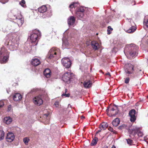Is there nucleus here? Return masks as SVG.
Segmentation results:
<instances>
[{"mask_svg": "<svg viewBox=\"0 0 148 148\" xmlns=\"http://www.w3.org/2000/svg\"><path fill=\"white\" fill-rule=\"evenodd\" d=\"M102 129H99V130L97 131L96 132V134H98L99 132H101V131Z\"/></svg>", "mask_w": 148, "mask_h": 148, "instance_id": "nucleus-43", "label": "nucleus"}, {"mask_svg": "<svg viewBox=\"0 0 148 148\" xmlns=\"http://www.w3.org/2000/svg\"><path fill=\"white\" fill-rule=\"evenodd\" d=\"M36 91V89H33L31 90L30 92V93H33Z\"/></svg>", "mask_w": 148, "mask_h": 148, "instance_id": "nucleus-40", "label": "nucleus"}, {"mask_svg": "<svg viewBox=\"0 0 148 148\" xmlns=\"http://www.w3.org/2000/svg\"><path fill=\"white\" fill-rule=\"evenodd\" d=\"M4 133L1 128H0V140H3L4 138Z\"/></svg>", "mask_w": 148, "mask_h": 148, "instance_id": "nucleus-26", "label": "nucleus"}, {"mask_svg": "<svg viewBox=\"0 0 148 148\" xmlns=\"http://www.w3.org/2000/svg\"><path fill=\"white\" fill-rule=\"evenodd\" d=\"M38 11L42 14V17L43 18H45L46 17V5L42 6L41 7L38 8Z\"/></svg>", "mask_w": 148, "mask_h": 148, "instance_id": "nucleus-11", "label": "nucleus"}, {"mask_svg": "<svg viewBox=\"0 0 148 148\" xmlns=\"http://www.w3.org/2000/svg\"><path fill=\"white\" fill-rule=\"evenodd\" d=\"M111 31H112L113 30V29L110 26H109L108 27V29Z\"/></svg>", "mask_w": 148, "mask_h": 148, "instance_id": "nucleus-44", "label": "nucleus"}, {"mask_svg": "<svg viewBox=\"0 0 148 148\" xmlns=\"http://www.w3.org/2000/svg\"><path fill=\"white\" fill-rule=\"evenodd\" d=\"M136 111L134 109H132L129 111V115L130 117V121L132 122H134L136 119L135 114Z\"/></svg>", "mask_w": 148, "mask_h": 148, "instance_id": "nucleus-10", "label": "nucleus"}, {"mask_svg": "<svg viewBox=\"0 0 148 148\" xmlns=\"http://www.w3.org/2000/svg\"><path fill=\"white\" fill-rule=\"evenodd\" d=\"M108 130L112 132H113V133L116 134V132L115 130H114L113 128L110 127H109L108 128Z\"/></svg>", "mask_w": 148, "mask_h": 148, "instance_id": "nucleus-32", "label": "nucleus"}, {"mask_svg": "<svg viewBox=\"0 0 148 148\" xmlns=\"http://www.w3.org/2000/svg\"><path fill=\"white\" fill-rule=\"evenodd\" d=\"M103 148H108V147L106 146H105L103 147Z\"/></svg>", "mask_w": 148, "mask_h": 148, "instance_id": "nucleus-51", "label": "nucleus"}, {"mask_svg": "<svg viewBox=\"0 0 148 148\" xmlns=\"http://www.w3.org/2000/svg\"><path fill=\"white\" fill-rule=\"evenodd\" d=\"M4 105V103L3 101H0V109L2 108Z\"/></svg>", "mask_w": 148, "mask_h": 148, "instance_id": "nucleus-38", "label": "nucleus"}, {"mask_svg": "<svg viewBox=\"0 0 148 148\" xmlns=\"http://www.w3.org/2000/svg\"><path fill=\"white\" fill-rule=\"evenodd\" d=\"M11 109V106L10 105H9L8 107V111H10Z\"/></svg>", "mask_w": 148, "mask_h": 148, "instance_id": "nucleus-41", "label": "nucleus"}, {"mask_svg": "<svg viewBox=\"0 0 148 148\" xmlns=\"http://www.w3.org/2000/svg\"><path fill=\"white\" fill-rule=\"evenodd\" d=\"M111 148H116L113 145L112 146V147Z\"/></svg>", "mask_w": 148, "mask_h": 148, "instance_id": "nucleus-52", "label": "nucleus"}, {"mask_svg": "<svg viewBox=\"0 0 148 148\" xmlns=\"http://www.w3.org/2000/svg\"><path fill=\"white\" fill-rule=\"evenodd\" d=\"M9 55L7 50L4 48H2L0 51V63H5L8 60Z\"/></svg>", "mask_w": 148, "mask_h": 148, "instance_id": "nucleus-5", "label": "nucleus"}, {"mask_svg": "<svg viewBox=\"0 0 148 148\" xmlns=\"http://www.w3.org/2000/svg\"><path fill=\"white\" fill-rule=\"evenodd\" d=\"M24 143L26 144L27 145L29 141V138L28 137H25L23 138V139Z\"/></svg>", "mask_w": 148, "mask_h": 148, "instance_id": "nucleus-31", "label": "nucleus"}, {"mask_svg": "<svg viewBox=\"0 0 148 148\" xmlns=\"http://www.w3.org/2000/svg\"><path fill=\"white\" fill-rule=\"evenodd\" d=\"M124 69L125 73L126 74L130 75L131 77L134 78L136 76V72L132 64H125Z\"/></svg>", "mask_w": 148, "mask_h": 148, "instance_id": "nucleus-3", "label": "nucleus"}, {"mask_svg": "<svg viewBox=\"0 0 148 148\" xmlns=\"http://www.w3.org/2000/svg\"><path fill=\"white\" fill-rule=\"evenodd\" d=\"M75 19L73 16H71L69 17L67 20L69 26L73 25L75 23Z\"/></svg>", "mask_w": 148, "mask_h": 148, "instance_id": "nucleus-14", "label": "nucleus"}, {"mask_svg": "<svg viewBox=\"0 0 148 148\" xmlns=\"http://www.w3.org/2000/svg\"><path fill=\"white\" fill-rule=\"evenodd\" d=\"M128 26L129 27V29L126 30V32L128 33H132L134 32L136 29V28L135 26V23L132 21H130Z\"/></svg>", "mask_w": 148, "mask_h": 148, "instance_id": "nucleus-7", "label": "nucleus"}, {"mask_svg": "<svg viewBox=\"0 0 148 148\" xmlns=\"http://www.w3.org/2000/svg\"><path fill=\"white\" fill-rule=\"evenodd\" d=\"M144 24L148 28V16L145 17L144 19Z\"/></svg>", "mask_w": 148, "mask_h": 148, "instance_id": "nucleus-29", "label": "nucleus"}, {"mask_svg": "<svg viewBox=\"0 0 148 148\" xmlns=\"http://www.w3.org/2000/svg\"><path fill=\"white\" fill-rule=\"evenodd\" d=\"M46 69H45L44 71V73H43L45 77H46Z\"/></svg>", "mask_w": 148, "mask_h": 148, "instance_id": "nucleus-42", "label": "nucleus"}, {"mask_svg": "<svg viewBox=\"0 0 148 148\" xmlns=\"http://www.w3.org/2000/svg\"><path fill=\"white\" fill-rule=\"evenodd\" d=\"M52 75L51 70L49 68H47V78L50 77Z\"/></svg>", "mask_w": 148, "mask_h": 148, "instance_id": "nucleus-27", "label": "nucleus"}, {"mask_svg": "<svg viewBox=\"0 0 148 148\" xmlns=\"http://www.w3.org/2000/svg\"><path fill=\"white\" fill-rule=\"evenodd\" d=\"M18 25L21 26L24 22V19L23 18H21L19 19H17L16 21Z\"/></svg>", "mask_w": 148, "mask_h": 148, "instance_id": "nucleus-24", "label": "nucleus"}, {"mask_svg": "<svg viewBox=\"0 0 148 148\" xmlns=\"http://www.w3.org/2000/svg\"><path fill=\"white\" fill-rule=\"evenodd\" d=\"M108 34L109 35L111 34V32L110 31V30L109 29H107Z\"/></svg>", "mask_w": 148, "mask_h": 148, "instance_id": "nucleus-46", "label": "nucleus"}, {"mask_svg": "<svg viewBox=\"0 0 148 148\" xmlns=\"http://www.w3.org/2000/svg\"><path fill=\"white\" fill-rule=\"evenodd\" d=\"M76 11L84 13V8L83 7L81 6L77 8Z\"/></svg>", "mask_w": 148, "mask_h": 148, "instance_id": "nucleus-28", "label": "nucleus"}, {"mask_svg": "<svg viewBox=\"0 0 148 148\" xmlns=\"http://www.w3.org/2000/svg\"><path fill=\"white\" fill-rule=\"evenodd\" d=\"M41 34L40 32L38 30L36 29L34 30L29 36L30 42L32 43L37 42L38 39L40 37Z\"/></svg>", "mask_w": 148, "mask_h": 148, "instance_id": "nucleus-4", "label": "nucleus"}, {"mask_svg": "<svg viewBox=\"0 0 148 148\" xmlns=\"http://www.w3.org/2000/svg\"><path fill=\"white\" fill-rule=\"evenodd\" d=\"M131 3L133 4L132 5H135L136 4L135 2L134 1H132L131 2Z\"/></svg>", "mask_w": 148, "mask_h": 148, "instance_id": "nucleus-47", "label": "nucleus"}, {"mask_svg": "<svg viewBox=\"0 0 148 148\" xmlns=\"http://www.w3.org/2000/svg\"><path fill=\"white\" fill-rule=\"evenodd\" d=\"M62 65L66 68H69L71 66V60L69 58H64L61 60Z\"/></svg>", "mask_w": 148, "mask_h": 148, "instance_id": "nucleus-8", "label": "nucleus"}, {"mask_svg": "<svg viewBox=\"0 0 148 148\" xmlns=\"http://www.w3.org/2000/svg\"><path fill=\"white\" fill-rule=\"evenodd\" d=\"M92 85V82L90 80H86L83 83L84 86L86 88H90L91 87Z\"/></svg>", "mask_w": 148, "mask_h": 148, "instance_id": "nucleus-15", "label": "nucleus"}, {"mask_svg": "<svg viewBox=\"0 0 148 148\" xmlns=\"http://www.w3.org/2000/svg\"><path fill=\"white\" fill-rule=\"evenodd\" d=\"M138 135L139 136L142 137L143 136V133L142 132H140L138 133Z\"/></svg>", "mask_w": 148, "mask_h": 148, "instance_id": "nucleus-39", "label": "nucleus"}, {"mask_svg": "<svg viewBox=\"0 0 148 148\" xmlns=\"http://www.w3.org/2000/svg\"><path fill=\"white\" fill-rule=\"evenodd\" d=\"M106 111L108 115L110 116H115L118 113V112H116V110L113 107H110L109 109H107Z\"/></svg>", "mask_w": 148, "mask_h": 148, "instance_id": "nucleus-9", "label": "nucleus"}, {"mask_svg": "<svg viewBox=\"0 0 148 148\" xmlns=\"http://www.w3.org/2000/svg\"><path fill=\"white\" fill-rule=\"evenodd\" d=\"M22 98L21 95L18 93L15 94L13 96V99L15 101H18L21 100Z\"/></svg>", "mask_w": 148, "mask_h": 148, "instance_id": "nucleus-16", "label": "nucleus"}, {"mask_svg": "<svg viewBox=\"0 0 148 148\" xmlns=\"http://www.w3.org/2000/svg\"><path fill=\"white\" fill-rule=\"evenodd\" d=\"M19 4L23 8H25L26 7L25 4V1L24 0H22L19 2Z\"/></svg>", "mask_w": 148, "mask_h": 148, "instance_id": "nucleus-30", "label": "nucleus"}, {"mask_svg": "<svg viewBox=\"0 0 148 148\" xmlns=\"http://www.w3.org/2000/svg\"><path fill=\"white\" fill-rule=\"evenodd\" d=\"M114 106L116 107V109H118L117 106L116 105H114Z\"/></svg>", "mask_w": 148, "mask_h": 148, "instance_id": "nucleus-50", "label": "nucleus"}, {"mask_svg": "<svg viewBox=\"0 0 148 148\" xmlns=\"http://www.w3.org/2000/svg\"><path fill=\"white\" fill-rule=\"evenodd\" d=\"M118 127L119 129L122 130L125 127V125H122L119 126Z\"/></svg>", "mask_w": 148, "mask_h": 148, "instance_id": "nucleus-37", "label": "nucleus"}, {"mask_svg": "<svg viewBox=\"0 0 148 148\" xmlns=\"http://www.w3.org/2000/svg\"><path fill=\"white\" fill-rule=\"evenodd\" d=\"M75 3L74 2L73 3L70 5L69 6V7L70 8H75Z\"/></svg>", "mask_w": 148, "mask_h": 148, "instance_id": "nucleus-36", "label": "nucleus"}, {"mask_svg": "<svg viewBox=\"0 0 148 148\" xmlns=\"http://www.w3.org/2000/svg\"><path fill=\"white\" fill-rule=\"evenodd\" d=\"M40 63V60L37 58H34L32 60V64L34 66H37Z\"/></svg>", "mask_w": 148, "mask_h": 148, "instance_id": "nucleus-17", "label": "nucleus"}, {"mask_svg": "<svg viewBox=\"0 0 148 148\" xmlns=\"http://www.w3.org/2000/svg\"><path fill=\"white\" fill-rule=\"evenodd\" d=\"M127 142V143L128 144H129L130 145H131L133 142V141L132 140L130 139H126Z\"/></svg>", "mask_w": 148, "mask_h": 148, "instance_id": "nucleus-33", "label": "nucleus"}, {"mask_svg": "<svg viewBox=\"0 0 148 148\" xmlns=\"http://www.w3.org/2000/svg\"><path fill=\"white\" fill-rule=\"evenodd\" d=\"M130 80V78L127 77L125 79L124 82L125 84H127L129 83Z\"/></svg>", "mask_w": 148, "mask_h": 148, "instance_id": "nucleus-34", "label": "nucleus"}, {"mask_svg": "<svg viewBox=\"0 0 148 148\" xmlns=\"http://www.w3.org/2000/svg\"><path fill=\"white\" fill-rule=\"evenodd\" d=\"M70 95V94L69 93H68L67 94L66 93H63L62 95V97H63L65 96L66 97H69Z\"/></svg>", "mask_w": 148, "mask_h": 148, "instance_id": "nucleus-35", "label": "nucleus"}, {"mask_svg": "<svg viewBox=\"0 0 148 148\" xmlns=\"http://www.w3.org/2000/svg\"><path fill=\"white\" fill-rule=\"evenodd\" d=\"M14 135L13 133L9 132L7 134L6 139L7 142H11L14 140Z\"/></svg>", "mask_w": 148, "mask_h": 148, "instance_id": "nucleus-13", "label": "nucleus"}, {"mask_svg": "<svg viewBox=\"0 0 148 148\" xmlns=\"http://www.w3.org/2000/svg\"><path fill=\"white\" fill-rule=\"evenodd\" d=\"M138 47L135 45L130 44L125 47V51L132 57H135L138 54Z\"/></svg>", "mask_w": 148, "mask_h": 148, "instance_id": "nucleus-2", "label": "nucleus"}, {"mask_svg": "<svg viewBox=\"0 0 148 148\" xmlns=\"http://www.w3.org/2000/svg\"><path fill=\"white\" fill-rule=\"evenodd\" d=\"M12 119L10 116L6 117L4 118L3 122L7 124H10L12 121Z\"/></svg>", "mask_w": 148, "mask_h": 148, "instance_id": "nucleus-18", "label": "nucleus"}, {"mask_svg": "<svg viewBox=\"0 0 148 148\" xmlns=\"http://www.w3.org/2000/svg\"><path fill=\"white\" fill-rule=\"evenodd\" d=\"M60 50L56 47H53L50 49L47 56V62L50 64L58 60L60 56Z\"/></svg>", "mask_w": 148, "mask_h": 148, "instance_id": "nucleus-1", "label": "nucleus"}, {"mask_svg": "<svg viewBox=\"0 0 148 148\" xmlns=\"http://www.w3.org/2000/svg\"><path fill=\"white\" fill-rule=\"evenodd\" d=\"M37 44V43H36V44H35V45H36Z\"/></svg>", "mask_w": 148, "mask_h": 148, "instance_id": "nucleus-54", "label": "nucleus"}, {"mask_svg": "<svg viewBox=\"0 0 148 148\" xmlns=\"http://www.w3.org/2000/svg\"><path fill=\"white\" fill-rule=\"evenodd\" d=\"M72 74H73L72 73L70 72L65 73L62 77V80L68 84L70 83Z\"/></svg>", "mask_w": 148, "mask_h": 148, "instance_id": "nucleus-6", "label": "nucleus"}, {"mask_svg": "<svg viewBox=\"0 0 148 148\" xmlns=\"http://www.w3.org/2000/svg\"><path fill=\"white\" fill-rule=\"evenodd\" d=\"M120 121L119 119L118 118H116L114 119L112 122V125L114 126H117L119 124Z\"/></svg>", "mask_w": 148, "mask_h": 148, "instance_id": "nucleus-21", "label": "nucleus"}, {"mask_svg": "<svg viewBox=\"0 0 148 148\" xmlns=\"http://www.w3.org/2000/svg\"><path fill=\"white\" fill-rule=\"evenodd\" d=\"M14 49L13 50H15L16 49V48H15L14 47Z\"/></svg>", "mask_w": 148, "mask_h": 148, "instance_id": "nucleus-53", "label": "nucleus"}, {"mask_svg": "<svg viewBox=\"0 0 148 148\" xmlns=\"http://www.w3.org/2000/svg\"><path fill=\"white\" fill-rule=\"evenodd\" d=\"M91 45L92 48L95 50L98 49L99 48V44L96 41H92Z\"/></svg>", "mask_w": 148, "mask_h": 148, "instance_id": "nucleus-19", "label": "nucleus"}, {"mask_svg": "<svg viewBox=\"0 0 148 148\" xmlns=\"http://www.w3.org/2000/svg\"><path fill=\"white\" fill-rule=\"evenodd\" d=\"M33 102L36 105L40 106L42 103L43 101L40 96H37L33 99Z\"/></svg>", "mask_w": 148, "mask_h": 148, "instance_id": "nucleus-12", "label": "nucleus"}, {"mask_svg": "<svg viewBox=\"0 0 148 148\" xmlns=\"http://www.w3.org/2000/svg\"><path fill=\"white\" fill-rule=\"evenodd\" d=\"M67 92V89H65V92L64 93H66Z\"/></svg>", "mask_w": 148, "mask_h": 148, "instance_id": "nucleus-49", "label": "nucleus"}, {"mask_svg": "<svg viewBox=\"0 0 148 148\" xmlns=\"http://www.w3.org/2000/svg\"><path fill=\"white\" fill-rule=\"evenodd\" d=\"M5 3H3V4H4Z\"/></svg>", "mask_w": 148, "mask_h": 148, "instance_id": "nucleus-55", "label": "nucleus"}, {"mask_svg": "<svg viewBox=\"0 0 148 148\" xmlns=\"http://www.w3.org/2000/svg\"><path fill=\"white\" fill-rule=\"evenodd\" d=\"M108 124L107 123L103 122L100 124L99 129L102 128L103 130H104L108 127Z\"/></svg>", "mask_w": 148, "mask_h": 148, "instance_id": "nucleus-20", "label": "nucleus"}, {"mask_svg": "<svg viewBox=\"0 0 148 148\" xmlns=\"http://www.w3.org/2000/svg\"><path fill=\"white\" fill-rule=\"evenodd\" d=\"M105 75H108L109 77H110L111 76L110 73L109 72L106 73Z\"/></svg>", "mask_w": 148, "mask_h": 148, "instance_id": "nucleus-45", "label": "nucleus"}, {"mask_svg": "<svg viewBox=\"0 0 148 148\" xmlns=\"http://www.w3.org/2000/svg\"><path fill=\"white\" fill-rule=\"evenodd\" d=\"M98 141V139L96 137H95L92 140L91 143V146H94L95 145Z\"/></svg>", "mask_w": 148, "mask_h": 148, "instance_id": "nucleus-25", "label": "nucleus"}, {"mask_svg": "<svg viewBox=\"0 0 148 148\" xmlns=\"http://www.w3.org/2000/svg\"><path fill=\"white\" fill-rule=\"evenodd\" d=\"M75 14L76 16L78 18H82L84 16V13L76 11H75Z\"/></svg>", "mask_w": 148, "mask_h": 148, "instance_id": "nucleus-22", "label": "nucleus"}, {"mask_svg": "<svg viewBox=\"0 0 148 148\" xmlns=\"http://www.w3.org/2000/svg\"><path fill=\"white\" fill-rule=\"evenodd\" d=\"M55 105L56 106H58V102H56L55 103Z\"/></svg>", "mask_w": 148, "mask_h": 148, "instance_id": "nucleus-48", "label": "nucleus"}, {"mask_svg": "<svg viewBox=\"0 0 148 148\" xmlns=\"http://www.w3.org/2000/svg\"><path fill=\"white\" fill-rule=\"evenodd\" d=\"M51 113L52 112L51 110H49V111L48 110L47 111V124H49V123L50 116L51 114Z\"/></svg>", "mask_w": 148, "mask_h": 148, "instance_id": "nucleus-23", "label": "nucleus"}]
</instances>
